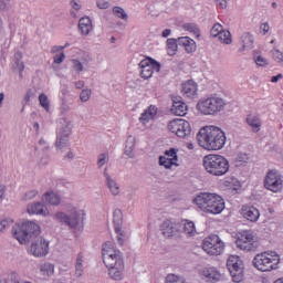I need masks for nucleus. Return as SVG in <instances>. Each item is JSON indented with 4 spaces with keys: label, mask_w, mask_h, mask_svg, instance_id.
<instances>
[{
    "label": "nucleus",
    "mask_w": 283,
    "mask_h": 283,
    "mask_svg": "<svg viewBox=\"0 0 283 283\" xmlns=\"http://www.w3.org/2000/svg\"><path fill=\"white\" fill-rule=\"evenodd\" d=\"M198 145L208 151H220L227 145V134L218 126H206L197 134Z\"/></svg>",
    "instance_id": "obj_1"
},
{
    "label": "nucleus",
    "mask_w": 283,
    "mask_h": 283,
    "mask_svg": "<svg viewBox=\"0 0 283 283\" xmlns=\"http://www.w3.org/2000/svg\"><path fill=\"white\" fill-rule=\"evenodd\" d=\"M192 202L205 213L218 216L224 211V199L216 193L201 192L196 196Z\"/></svg>",
    "instance_id": "obj_2"
},
{
    "label": "nucleus",
    "mask_w": 283,
    "mask_h": 283,
    "mask_svg": "<svg viewBox=\"0 0 283 283\" xmlns=\"http://www.w3.org/2000/svg\"><path fill=\"white\" fill-rule=\"evenodd\" d=\"M12 235L21 244H30L32 240L41 235V227L33 221L15 223L12 228Z\"/></svg>",
    "instance_id": "obj_3"
},
{
    "label": "nucleus",
    "mask_w": 283,
    "mask_h": 283,
    "mask_svg": "<svg viewBox=\"0 0 283 283\" xmlns=\"http://www.w3.org/2000/svg\"><path fill=\"white\" fill-rule=\"evenodd\" d=\"M203 167L210 176H224L229 172V160L222 155H207L203 157Z\"/></svg>",
    "instance_id": "obj_4"
},
{
    "label": "nucleus",
    "mask_w": 283,
    "mask_h": 283,
    "mask_svg": "<svg viewBox=\"0 0 283 283\" xmlns=\"http://www.w3.org/2000/svg\"><path fill=\"white\" fill-rule=\"evenodd\" d=\"M280 264V254L275 251H265L259 253L253 259V266L258 271L262 273H266L269 271H275Z\"/></svg>",
    "instance_id": "obj_5"
},
{
    "label": "nucleus",
    "mask_w": 283,
    "mask_h": 283,
    "mask_svg": "<svg viewBox=\"0 0 283 283\" xmlns=\"http://www.w3.org/2000/svg\"><path fill=\"white\" fill-rule=\"evenodd\" d=\"M227 103L222 97L211 95L200 99L197 103V109L203 116H216V114H220L224 109Z\"/></svg>",
    "instance_id": "obj_6"
},
{
    "label": "nucleus",
    "mask_w": 283,
    "mask_h": 283,
    "mask_svg": "<svg viewBox=\"0 0 283 283\" xmlns=\"http://www.w3.org/2000/svg\"><path fill=\"white\" fill-rule=\"evenodd\" d=\"M227 268L233 282L240 283L244 280V260L242 256L231 254L227 260Z\"/></svg>",
    "instance_id": "obj_7"
},
{
    "label": "nucleus",
    "mask_w": 283,
    "mask_h": 283,
    "mask_svg": "<svg viewBox=\"0 0 283 283\" xmlns=\"http://www.w3.org/2000/svg\"><path fill=\"white\" fill-rule=\"evenodd\" d=\"M85 220H87V213L85 210L72 208V231L76 240L83 235L85 230Z\"/></svg>",
    "instance_id": "obj_8"
},
{
    "label": "nucleus",
    "mask_w": 283,
    "mask_h": 283,
    "mask_svg": "<svg viewBox=\"0 0 283 283\" xmlns=\"http://www.w3.org/2000/svg\"><path fill=\"white\" fill-rule=\"evenodd\" d=\"M113 223L115 233L117 234L118 247H127V240H129V237L127 235V232L123 230V210L118 208L114 210Z\"/></svg>",
    "instance_id": "obj_9"
},
{
    "label": "nucleus",
    "mask_w": 283,
    "mask_h": 283,
    "mask_svg": "<svg viewBox=\"0 0 283 283\" xmlns=\"http://www.w3.org/2000/svg\"><path fill=\"white\" fill-rule=\"evenodd\" d=\"M63 123L65 125L61 128L60 135L55 142L56 149H60V151H63L70 147V140L72 139L70 136H72V126L70 122H67V118H62Z\"/></svg>",
    "instance_id": "obj_10"
},
{
    "label": "nucleus",
    "mask_w": 283,
    "mask_h": 283,
    "mask_svg": "<svg viewBox=\"0 0 283 283\" xmlns=\"http://www.w3.org/2000/svg\"><path fill=\"white\" fill-rule=\"evenodd\" d=\"M142 78H151L155 72H160V64L153 57H146L139 62Z\"/></svg>",
    "instance_id": "obj_11"
},
{
    "label": "nucleus",
    "mask_w": 283,
    "mask_h": 283,
    "mask_svg": "<svg viewBox=\"0 0 283 283\" xmlns=\"http://www.w3.org/2000/svg\"><path fill=\"white\" fill-rule=\"evenodd\" d=\"M169 130L179 138H187L191 135V124L185 119H175L168 125Z\"/></svg>",
    "instance_id": "obj_12"
},
{
    "label": "nucleus",
    "mask_w": 283,
    "mask_h": 283,
    "mask_svg": "<svg viewBox=\"0 0 283 283\" xmlns=\"http://www.w3.org/2000/svg\"><path fill=\"white\" fill-rule=\"evenodd\" d=\"M103 262L107 269L112 266H117L119 264H125L123 262V255L120 254V250L116 249H104L102 252Z\"/></svg>",
    "instance_id": "obj_13"
},
{
    "label": "nucleus",
    "mask_w": 283,
    "mask_h": 283,
    "mask_svg": "<svg viewBox=\"0 0 283 283\" xmlns=\"http://www.w3.org/2000/svg\"><path fill=\"white\" fill-rule=\"evenodd\" d=\"M282 177L277 175V172L270 170L264 179V187L269 189V191H273V193H277V191L282 190Z\"/></svg>",
    "instance_id": "obj_14"
},
{
    "label": "nucleus",
    "mask_w": 283,
    "mask_h": 283,
    "mask_svg": "<svg viewBox=\"0 0 283 283\" xmlns=\"http://www.w3.org/2000/svg\"><path fill=\"white\" fill-rule=\"evenodd\" d=\"M199 275L202 277V280H206V282H220L222 279V274L220 271H218L217 268L213 266H206L199 271Z\"/></svg>",
    "instance_id": "obj_15"
},
{
    "label": "nucleus",
    "mask_w": 283,
    "mask_h": 283,
    "mask_svg": "<svg viewBox=\"0 0 283 283\" xmlns=\"http://www.w3.org/2000/svg\"><path fill=\"white\" fill-rule=\"evenodd\" d=\"M187 103L182 99L181 96H172V106L170 108L171 114L175 116H187Z\"/></svg>",
    "instance_id": "obj_16"
},
{
    "label": "nucleus",
    "mask_w": 283,
    "mask_h": 283,
    "mask_svg": "<svg viewBox=\"0 0 283 283\" xmlns=\"http://www.w3.org/2000/svg\"><path fill=\"white\" fill-rule=\"evenodd\" d=\"M240 213L249 222H258L260 220V210L253 206H242Z\"/></svg>",
    "instance_id": "obj_17"
},
{
    "label": "nucleus",
    "mask_w": 283,
    "mask_h": 283,
    "mask_svg": "<svg viewBox=\"0 0 283 283\" xmlns=\"http://www.w3.org/2000/svg\"><path fill=\"white\" fill-rule=\"evenodd\" d=\"M181 94L187 98H196L198 96V83L188 80L181 84Z\"/></svg>",
    "instance_id": "obj_18"
},
{
    "label": "nucleus",
    "mask_w": 283,
    "mask_h": 283,
    "mask_svg": "<svg viewBox=\"0 0 283 283\" xmlns=\"http://www.w3.org/2000/svg\"><path fill=\"white\" fill-rule=\"evenodd\" d=\"M202 249H224V243L217 234H210L202 242Z\"/></svg>",
    "instance_id": "obj_19"
},
{
    "label": "nucleus",
    "mask_w": 283,
    "mask_h": 283,
    "mask_svg": "<svg viewBox=\"0 0 283 283\" xmlns=\"http://www.w3.org/2000/svg\"><path fill=\"white\" fill-rule=\"evenodd\" d=\"M253 242V232L251 230H243L237 234V247L238 249H247V245L242 244H249Z\"/></svg>",
    "instance_id": "obj_20"
},
{
    "label": "nucleus",
    "mask_w": 283,
    "mask_h": 283,
    "mask_svg": "<svg viewBox=\"0 0 283 283\" xmlns=\"http://www.w3.org/2000/svg\"><path fill=\"white\" fill-rule=\"evenodd\" d=\"M160 231L165 238H174L176 233H178V229H176V222L171 220H165L160 224Z\"/></svg>",
    "instance_id": "obj_21"
},
{
    "label": "nucleus",
    "mask_w": 283,
    "mask_h": 283,
    "mask_svg": "<svg viewBox=\"0 0 283 283\" xmlns=\"http://www.w3.org/2000/svg\"><path fill=\"white\" fill-rule=\"evenodd\" d=\"M157 114H158V107H156L155 105H150L147 107V109H145L139 117V123H142V125H147L149 120H154V118H156Z\"/></svg>",
    "instance_id": "obj_22"
},
{
    "label": "nucleus",
    "mask_w": 283,
    "mask_h": 283,
    "mask_svg": "<svg viewBox=\"0 0 283 283\" xmlns=\"http://www.w3.org/2000/svg\"><path fill=\"white\" fill-rule=\"evenodd\" d=\"M94 30V27L92 25V19L90 17H83L78 21V32L82 34V36H88L90 32Z\"/></svg>",
    "instance_id": "obj_23"
},
{
    "label": "nucleus",
    "mask_w": 283,
    "mask_h": 283,
    "mask_svg": "<svg viewBox=\"0 0 283 283\" xmlns=\"http://www.w3.org/2000/svg\"><path fill=\"white\" fill-rule=\"evenodd\" d=\"M30 216H48V208L41 202H33L27 207Z\"/></svg>",
    "instance_id": "obj_24"
},
{
    "label": "nucleus",
    "mask_w": 283,
    "mask_h": 283,
    "mask_svg": "<svg viewBox=\"0 0 283 283\" xmlns=\"http://www.w3.org/2000/svg\"><path fill=\"white\" fill-rule=\"evenodd\" d=\"M65 48H67V44L65 46H52L51 49V54H54L53 56V67H55V65H61V63H63V61H65V53L63 52V50H65Z\"/></svg>",
    "instance_id": "obj_25"
},
{
    "label": "nucleus",
    "mask_w": 283,
    "mask_h": 283,
    "mask_svg": "<svg viewBox=\"0 0 283 283\" xmlns=\"http://www.w3.org/2000/svg\"><path fill=\"white\" fill-rule=\"evenodd\" d=\"M104 177L106 179V185L111 193L113 196H118V193H120V186L118 185V182H116V180L112 178V176H109V174L107 172V168L104 169Z\"/></svg>",
    "instance_id": "obj_26"
},
{
    "label": "nucleus",
    "mask_w": 283,
    "mask_h": 283,
    "mask_svg": "<svg viewBox=\"0 0 283 283\" xmlns=\"http://www.w3.org/2000/svg\"><path fill=\"white\" fill-rule=\"evenodd\" d=\"M178 45L185 48L188 54H191V52H196V41H193L189 36L178 38Z\"/></svg>",
    "instance_id": "obj_27"
},
{
    "label": "nucleus",
    "mask_w": 283,
    "mask_h": 283,
    "mask_svg": "<svg viewBox=\"0 0 283 283\" xmlns=\"http://www.w3.org/2000/svg\"><path fill=\"white\" fill-rule=\"evenodd\" d=\"M108 275L112 280H123V273L125 271V263H120L119 265H113L108 268Z\"/></svg>",
    "instance_id": "obj_28"
},
{
    "label": "nucleus",
    "mask_w": 283,
    "mask_h": 283,
    "mask_svg": "<svg viewBox=\"0 0 283 283\" xmlns=\"http://www.w3.org/2000/svg\"><path fill=\"white\" fill-rule=\"evenodd\" d=\"M245 123L249 125V127L252 128V132L254 134H258V132H260V128L262 127V120H260V117L255 115H249L245 119Z\"/></svg>",
    "instance_id": "obj_29"
},
{
    "label": "nucleus",
    "mask_w": 283,
    "mask_h": 283,
    "mask_svg": "<svg viewBox=\"0 0 283 283\" xmlns=\"http://www.w3.org/2000/svg\"><path fill=\"white\" fill-rule=\"evenodd\" d=\"M87 266V259L82 253L78 254L75 264V276L81 277L83 275V269Z\"/></svg>",
    "instance_id": "obj_30"
},
{
    "label": "nucleus",
    "mask_w": 283,
    "mask_h": 283,
    "mask_svg": "<svg viewBox=\"0 0 283 283\" xmlns=\"http://www.w3.org/2000/svg\"><path fill=\"white\" fill-rule=\"evenodd\" d=\"M91 61H92V57H90V55H85V57L82 60H76V59L72 60L75 72L77 73L83 72L84 65H87V63H90Z\"/></svg>",
    "instance_id": "obj_31"
},
{
    "label": "nucleus",
    "mask_w": 283,
    "mask_h": 283,
    "mask_svg": "<svg viewBox=\"0 0 283 283\" xmlns=\"http://www.w3.org/2000/svg\"><path fill=\"white\" fill-rule=\"evenodd\" d=\"M43 200L48 205H53V207L61 205V197L54 192L44 193Z\"/></svg>",
    "instance_id": "obj_32"
},
{
    "label": "nucleus",
    "mask_w": 283,
    "mask_h": 283,
    "mask_svg": "<svg viewBox=\"0 0 283 283\" xmlns=\"http://www.w3.org/2000/svg\"><path fill=\"white\" fill-rule=\"evenodd\" d=\"M182 30H185L186 32H189L197 39H200V28H198V24L193 22L185 23L182 24Z\"/></svg>",
    "instance_id": "obj_33"
},
{
    "label": "nucleus",
    "mask_w": 283,
    "mask_h": 283,
    "mask_svg": "<svg viewBox=\"0 0 283 283\" xmlns=\"http://www.w3.org/2000/svg\"><path fill=\"white\" fill-rule=\"evenodd\" d=\"M241 43H242V48L243 50H253V35L251 33H243L241 35Z\"/></svg>",
    "instance_id": "obj_34"
},
{
    "label": "nucleus",
    "mask_w": 283,
    "mask_h": 283,
    "mask_svg": "<svg viewBox=\"0 0 283 283\" xmlns=\"http://www.w3.org/2000/svg\"><path fill=\"white\" fill-rule=\"evenodd\" d=\"M167 43V52L169 56H176V52H178V39L170 38L166 41Z\"/></svg>",
    "instance_id": "obj_35"
},
{
    "label": "nucleus",
    "mask_w": 283,
    "mask_h": 283,
    "mask_svg": "<svg viewBox=\"0 0 283 283\" xmlns=\"http://www.w3.org/2000/svg\"><path fill=\"white\" fill-rule=\"evenodd\" d=\"M136 147V139L132 136L128 137L126 142L125 155L128 158H134V148Z\"/></svg>",
    "instance_id": "obj_36"
},
{
    "label": "nucleus",
    "mask_w": 283,
    "mask_h": 283,
    "mask_svg": "<svg viewBox=\"0 0 283 283\" xmlns=\"http://www.w3.org/2000/svg\"><path fill=\"white\" fill-rule=\"evenodd\" d=\"M178 167V164L174 159H169L166 156H159V167H165V169H171V167Z\"/></svg>",
    "instance_id": "obj_37"
},
{
    "label": "nucleus",
    "mask_w": 283,
    "mask_h": 283,
    "mask_svg": "<svg viewBox=\"0 0 283 283\" xmlns=\"http://www.w3.org/2000/svg\"><path fill=\"white\" fill-rule=\"evenodd\" d=\"M40 271L44 277H52V275H54V265L51 263H44L41 265Z\"/></svg>",
    "instance_id": "obj_38"
},
{
    "label": "nucleus",
    "mask_w": 283,
    "mask_h": 283,
    "mask_svg": "<svg viewBox=\"0 0 283 283\" xmlns=\"http://www.w3.org/2000/svg\"><path fill=\"white\" fill-rule=\"evenodd\" d=\"M184 231L189 238H193V235H196V223H193V221H186Z\"/></svg>",
    "instance_id": "obj_39"
},
{
    "label": "nucleus",
    "mask_w": 283,
    "mask_h": 283,
    "mask_svg": "<svg viewBox=\"0 0 283 283\" xmlns=\"http://www.w3.org/2000/svg\"><path fill=\"white\" fill-rule=\"evenodd\" d=\"M217 39H219V41H221L222 43H226V45H231L232 43L231 32L227 30L221 31Z\"/></svg>",
    "instance_id": "obj_40"
},
{
    "label": "nucleus",
    "mask_w": 283,
    "mask_h": 283,
    "mask_svg": "<svg viewBox=\"0 0 283 283\" xmlns=\"http://www.w3.org/2000/svg\"><path fill=\"white\" fill-rule=\"evenodd\" d=\"M113 14L117 17V19H123V21H127V19H129V17L127 15V12H125V9L120 7H114Z\"/></svg>",
    "instance_id": "obj_41"
},
{
    "label": "nucleus",
    "mask_w": 283,
    "mask_h": 283,
    "mask_svg": "<svg viewBox=\"0 0 283 283\" xmlns=\"http://www.w3.org/2000/svg\"><path fill=\"white\" fill-rule=\"evenodd\" d=\"M29 255H33V258H45L48 255L46 249H28Z\"/></svg>",
    "instance_id": "obj_42"
},
{
    "label": "nucleus",
    "mask_w": 283,
    "mask_h": 283,
    "mask_svg": "<svg viewBox=\"0 0 283 283\" xmlns=\"http://www.w3.org/2000/svg\"><path fill=\"white\" fill-rule=\"evenodd\" d=\"M39 103L41 107L45 109V112H50V98H48V95H45L44 93H41L39 95Z\"/></svg>",
    "instance_id": "obj_43"
},
{
    "label": "nucleus",
    "mask_w": 283,
    "mask_h": 283,
    "mask_svg": "<svg viewBox=\"0 0 283 283\" xmlns=\"http://www.w3.org/2000/svg\"><path fill=\"white\" fill-rule=\"evenodd\" d=\"M56 220H60L61 222H64V224H67L69 227H72V218L64 212H57L55 213Z\"/></svg>",
    "instance_id": "obj_44"
},
{
    "label": "nucleus",
    "mask_w": 283,
    "mask_h": 283,
    "mask_svg": "<svg viewBox=\"0 0 283 283\" xmlns=\"http://www.w3.org/2000/svg\"><path fill=\"white\" fill-rule=\"evenodd\" d=\"M109 163V155L106 153L99 154L97 157V167L98 169H102V167H105Z\"/></svg>",
    "instance_id": "obj_45"
},
{
    "label": "nucleus",
    "mask_w": 283,
    "mask_h": 283,
    "mask_svg": "<svg viewBox=\"0 0 283 283\" xmlns=\"http://www.w3.org/2000/svg\"><path fill=\"white\" fill-rule=\"evenodd\" d=\"M164 156L169 158L170 160L178 163V149L170 148L169 150H165Z\"/></svg>",
    "instance_id": "obj_46"
},
{
    "label": "nucleus",
    "mask_w": 283,
    "mask_h": 283,
    "mask_svg": "<svg viewBox=\"0 0 283 283\" xmlns=\"http://www.w3.org/2000/svg\"><path fill=\"white\" fill-rule=\"evenodd\" d=\"M224 30V28L222 27V24L220 23H216L211 30H210V34L211 36H213L214 39H218V36H220V33Z\"/></svg>",
    "instance_id": "obj_47"
},
{
    "label": "nucleus",
    "mask_w": 283,
    "mask_h": 283,
    "mask_svg": "<svg viewBox=\"0 0 283 283\" xmlns=\"http://www.w3.org/2000/svg\"><path fill=\"white\" fill-rule=\"evenodd\" d=\"M90 98H92V90L90 88L82 90V92L80 93V99L82 101V103H87Z\"/></svg>",
    "instance_id": "obj_48"
},
{
    "label": "nucleus",
    "mask_w": 283,
    "mask_h": 283,
    "mask_svg": "<svg viewBox=\"0 0 283 283\" xmlns=\"http://www.w3.org/2000/svg\"><path fill=\"white\" fill-rule=\"evenodd\" d=\"M166 283H185V279L176 274H168L166 277Z\"/></svg>",
    "instance_id": "obj_49"
},
{
    "label": "nucleus",
    "mask_w": 283,
    "mask_h": 283,
    "mask_svg": "<svg viewBox=\"0 0 283 283\" xmlns=\"http://www.w3.org/2000/svg\"><path fill=\"white\" fill-rule=\"evenodd\" d=\"M36 196H39V190H30L23 195L22 200H24V202H28V200H34Z\"/></svg>",
    "instance_id": "obj_50"
},
{
    "label": "nucleus",
    "mask_w": 283,
    "mask_h": 283,
    "mask_svg": "<svg viewBox=\"0 0 283 283\" xmlns=\"http://www.w3.org/2000/svg\"><path fill=\"white\" fill-rule=\"evenodd\" d=\"M33 249L34 247H38V249H48L50 247V242H48L45 239L40 238L39 242L32 243L31 245Z\"/></svg>",
    "instance_id": "obj_51"
},
{
    "label": "nucleus",
    "mask_w": 283,
    "mask_h": 283,
    "mask_svg": "<svg viewBox=\"0 0 283 283\" xmlns=\"http://www.w3.org/2000/svg\"><path fill=\"white\" fill-rule=\"evenodd\" d=\"M254 63L260 67H264V65L268 64L266 59L262 57L261 55H258V53H254Z\"/></svg>",
    "instance_id": "obj_52"
},
{
    "label": "nucleus",
    "mask_w": 283,
    "mask_h": 283,
    "mask_svg": "<svg viewBox=\"0 0 283 283\" xmlns=\"http://www.w3.org/2000/svg\"><path fill=\"white\" fill-rule=\"evenodd\" d=\"M273 57L276 61V63H283V53L280 50H275L273 52Z\"/></svg>",
    "instance_id": "obj_53"
},
{
    "label": "nucleus",
    "mask_w": 283,
    "mask_h": 283,
    "mask_svg": "<svg viewBox=\"0 0 283 283\" xmlns=\"http://www.w3.org/2000/svg\"><path fill=\"white\" fill-rule=\"evenodd\" d=\"M96 6L99 8V10H107V8H109V2L99 0L96 2Z\"/></svg>",
    "instance_id": "obj_54"
},
{
    "label": "nucleus",
    "mask_w": 283,
    "mask_h": 283,
    "mask_svg": "<svg viewBox=\"0 0 283 283\" xmlns=\"http://www.w3.org/2000/svg\"><path fill=\"white\" fill-rule=\"evenodd\" d=\"M10 222H12V220H8V219H4L0 222V233H3V230L7 228V227H10Z\"/></svg>",
    "instance_id": "obj_55"
},
{
    "label": "nucleus",
    "mask_w": 283,
    "mask_h": 283,
    "mask_svg": "<svg viewBox=\"0 0 283 283\" xmlns=\"http://www.w3.org/2000/svg\"><path fill=\"white\" fill-rule=\"evenodd\" d=\"M208 255H222V250L212 249V250H203Z\"/></svg>",
    "instance_id": "obj_56"
},
{
    "label": "nucleus",
    "mask_w": 283,
    "mask_h": 283,
    "mask_svg": "<svg viewBox=\"0 0 283 283\" xmlns=\"http://www.w3.org/2000/svg\"><path fill=\"white\" fill-rule=\"evenodd\" d=\"M214 3L221 8V10H227V6L229 3L228 0H214Z\"/></svg>",
    "instance_id": "obj_57"
},
{
    "label": "nucleus",
    "mask_w": 283,
    "mask_h": 283,
    "mask_svg": "<svg viewBox=\"0 0 283 283\" xmlns=\"http://www.w3.org/2000/svg\"><path fill=\"white\" fill-rule=\"evenodd\" d=\"M15 67L19 70V72H23L25 70V64L21 60H15Z\"/></svg>",
    "instance_id": "obj_58"
},
{
    "label": "nucleus",
    "mask_w": 283,
    "mask_h": 283,
    "mask_svg": "<svg viewBox=\"0 0 283 283\" xmlns=\"http://www.w3.org/2000/svg\"><path fill=\"white\" fill-rule=\"evenodd\" d=\"M260 28H261L263 34H268L269 33V30H270L269 23H266V22L262 23Z\"/></svg>",
    "instance_id": "obj_59"
},
{
    "label": "nucleus",
    "mask_w": 283,
    "mask_h": 283,
    "mask_svg": "<svg viewBox=\"0 0 283 283\" xmlns=\"http://www.w3.org/2000/svg\"><path fill=\"white\" fill-rule=\"evenodd\" d=\"M8 10V3L6 1L0 0V12H6Z\"/></svg>",
    "instance_id": "obj_60"
},
{
    "label": "nucleus",
    "mask_w": 283,
    "mask_h": 283,
    "mask_svg": "<svg viewBox=\"0 0 283 283\" xmlns=\"http://www.w3.org/2000/svg\"><path fill=\"white\" fill-rule=\"evenodd\" d=\"M76 90H83L85 87V82L84 81H78L75 83Z\"/></svg>",
    "instance_id": "obj_61"
},
{
    "label": "nucleus",
    "mask_w": 283,
    "mask_h": 283,
    "mask_svg": "<svg viewBox=\"0 0 283 283\" xmlns=\"http://www.w3.org/2000/svg\"><path fill=\"white\" fill-rule=\"evenodd\" d=\"M170 34H171V29H166L163 31L161 36L164 39H167V36H169Z\"/></svg>",
    "instance_id": "obj_62"
},
{
    "label": "nucleus",
    "mask_w": 283,
    "mask_h": 283,
    "mask_svg": "<svg viewBox=\"0 0 283 283\" xmlns=\"http://www.w3.org/2000/svg\"><path fill=\"white\" fill-rule=\"evenodd\" d=\"M21 59H23V53H21V51H18L14 54V61H21Z\"/></svg>",
    "instance_id": "obj_63"
},
{
    "label": "nucleus",
    "mask_w": 283,
    "mask_h": 283,
    "mask_svg": "<svg viewBox=\"0 0 283 283\" xmlns=\"http://www.w3.org/2000/svg\"><path fill=\"white\" fill-rule=\"evenodd\" d=\"M280 78H282V74H277L275 76H272L271 81H272V83H277V81H280Z\"/></svg>",
    "instance_id": "obj_64"
}]
</instances>
